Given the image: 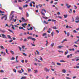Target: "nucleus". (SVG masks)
Here are the masks:
<instances>
[{"mask_svg":"<svg viewBox=\"0 0 79 79\" xmlns=\"http://www.w3.org/2000/svg\"><path fill=\"white\" fill-rule=\"evenodd\" d=\"M50 69H48L47 67H45L44 69V70L46 72H49Z\"/></svg>","mask_w":79,"mask_h":79,"instance_id":"1","label":"nucleus"},{"mask_svg":"<svg viewBox=\"0 0 79 79\" xmlns=\"http://www.w3.org/2000/svg\"><path fill=\"white\" fill-rule=\"evenodd\" d=\"M4 18H5V20L6 21V19H7V16H6V15H5V16H4L2 17L1 19H3Z\"/></svg>","mask_w":79,"mask_h":79,"instance_id":"2","label":"nucleus"},{"mask_svg":"<svg viewBox=\"0 0 79 79\" xmlns=\"http://www.w3.org/2000/svg\"><path fill=\"white\" fill-rule=\"evenodd\" d=\"M1 35H2V38H5V39H7V38L6 37V35L5 34H1Z\"/></svg>","mask_w":79,"mask_h":79,"instance_id":"3","label":"nucleus"},{"mask_svg":"<svg viewBox=\"0 0 79 79\" xmlns=\"http://www.w3.org/2000/svg\"><path fill=\"white\" fill-rule=\"evenodd\" d=\"M78 20H79V16H77L75 18V21H78Z\"/></svg>","mask_w":79,"mask_h":79,"instance_id":"4","label":"nucleus"},{"mask_svg":"<svg viewBox=\"0 0 79 79\" xmlns=\"http://www.w3.org/2000/svg\"><path fill=\"white\" fill-rule=\"evenodd\" d=\"M0 31H1V32H2L3 33H5V32H6V31L5 30H3L1 29L0 28Z\"/></svg>","mask_w":79,"mask_h":79,"instance_id":"5","label":"nucleus"},{"mask_svg":"<svg viewBox=\"0 0 79 79\" xmlns=\"http://www.w3.org/2000/svg\"><path fill=\"white\" fill-rule=\"evenodd\" d=\"M62 73H65L66 72V70L64 69H63L62 70Z\"/></svg>","mask_w":79,"mask_h":79,"instance_id":"6","label":"nucleus"},{"mask_svg":"<svg viewBox=\"0 0 79 79\" xmlns=\"http://www.w3.org/2000/svg\"><path fill=\"white\" fill-rule=\"evenodd\" d=\"M32 38V37L31 36L28 37H27V39H28V40L29 39H31V40Z\"/></svg>","mask_w":79,"mask_h":79,"instance_id":"7","label":"nucleus"},{"mask_svg":"<svg viewBox=\"0 0 79 79\" xmlns=\"http://www.w3.org/2000/svg\"><path fill=\"white\" fill-rule=\"evenodd\" d=\"M69 50H70V51H74V50H75V49H74V48L69 49Z\"/></svg>","mask_w":79,"mask_h":79,"instance_id":"8","label":"nucleus"},{"mask_svg":"<svg viewBox=\"0 0 79 79\" xmlns=\"http://www.w3.org/2000/svg\"><path fill=\"white\" fill-rule=\"evenodd\" d=\"M52 27L53 28V29H57L56 27V26Z\"/></svg>","mask_w":79,"mask_h":79,"instance_id":"9","label":"nucleus"},{"mask_svg":"<svg viewBox=\"0 0 79 79\" xmlns=\"http://www.w3.org/2000/svg\"><path fill=\"white\" fill-rule=\"evenodd\" d=\"M22 21L23 22H24V20H25V19L23 17H22Z\"/></svg>","mask_w":79,"mask_h":79,"instance_id":"10","label":"nucleus"},{"mask_svg":"<svg viewBox=\"0 0 79 79\" xmlns=\"http://www.w3.org/2000/svg\"><path fill=\"white\" fill-rule=\"evenodd\" d=\"M0 48H1L2 49H3V50H4L5 49L4 47L3 46H0Z\"/></svg>","mask_w":79,"mask_h":79,"instance_id":"11","label":"nucleus"},{"mask_svg":"<svg viewBox=\"0 0 79 79\" xmlns=\"http://www.w3.org/2000/svg\"><path fill=\"white\" fill-rule=\"evenodd\" d=\"M8 31H10V32H12V33L14 34V32H13V31H12L11 30L8 29Z\"/></svg>","mask_w":79,"mask_h":79,"instance_id":"12","label":"nucleus"},{"mask_svg":"<svg viewBox=\"0 0 79 79\" xmlns=\"http://www.w3.org/2000/svg\"><path fill=\"white\" fill-rule=\"evenodd\" d=\"M64 46H58V48H61V47H63Z\"/></svg>","mask_w":79,"mask_h":79,"instance_id":"13","label":"nucleus"},{"mask_svg":"<svg viewBox=\"0 0 79 79\" xmlns=\"http://www.w3.org/2000/svg\"><path fill=\"white\" fill-rule=\"evenodd\" d=\"M26 79V77H23L21 78V79Z\"/></svg>","mask_w":79,"mask_h":79,"instance_id":"14","label":"nucleus"},{"mask_svg":"<svg viewBox=\"0 0 79 79\" xmlns=\"http://www.w3.org/2000/svg\"><path fill=\"white\" fill-rule=\"evenodd\" d=\"M10 53L12 54V55H14L15 54V53H14V52L12 51H10Z\"/></svg>","mask_w":79,"mask_h":79,"instance_id":"15","label":"nucleus"},{"mask_svg":"<svg viewBox=\"0 0 79 79\" xmlns=\"http://www.w3.org/2000/svg\"><path fill=\"white\" fill-rule=\"evenodd\" d=\"M46 35H47V33H44L43 34L42 36L43 37H44V36Z\"/></svg>","mask_w":79,"mask_h":79,"instance_id":"16","label":"nucleus"},{"mask_svg":"<svg viewBox=\"0 0 79 79\" xmlns=\"http://www.w3.org/2000/svg\"><path fill=\"white\" fill-rule=\"evenodd\" d=\"M31 40H32L33 41H35V40H35V39L33 38H32Z\"/></svg>","mask_w":79,"mask_h":79,"instance_id":"17","label":"nucleus"},{"mask_svg":"<svg viewBox=\"0 0 79 79\" xmlns=\"http://www.w3.org/2000/svg\"><path fill=\"white\" fill-rule=\"evenodd\" d=\"M27 70H28V72H31V69H28Z\"/></svg>","mask_w":79,"mask_h":79,"instance_id":"18","label":"nucleus"},{"mask_svg":"<svg viewBox=\"0 0 79 79\" xmlns=\"http://www.w3.org/2000/svg\"><path fill=\"white\" fill-rule=\"evenodd\" d=\"M64 18H66L67 17H68V15H64Z\"/></svg>","mask_w":79,"mask_h":79,"instance_id":"19","label":"nucleus"},{"mask_svg":"<svg viewBox=\"0 0 79 79\" xmlns=\"http://www.w3.org/2000/svg\"><path fill=\"white\" fill-rule=\"evenodd\" d=\"M26 16H27V17H29V13L27 12V14H26Z\"/></svg>","mask_w":79,"mask_h":79,"instance_id":"20","label":"nucleus"},{"mask_svg":"<svg viewBox=\"0 0 79 79\" xmlns=\"http://www.w3.org/2000/svg\"><path fill=\"white\" fill-rule=\"evenodd\" d=\"M41 14L43 15V16H45V13H43V12L42 11L41 12Z\"/></svg>","mask_w":79,"mask_h":79,"instance_id":"21","label":"nucleus"},{"mask_svg":"<svg viewBox=\"0 0 79 79\" xmlns=\"http://www.w3.org/2000/svg\"><path fill=\"white\" fill-rule=\"evenodd\" d=\"M43 22L44 23H45V24H48V22H46V21H44Z\"/></svg>","mask_w":79,"mask_h":79,"instance_id":"22","label":"nucleus"},{"mask_svg":"<svg viewBox=\"0 0 79 79\" xmlns=\"http://www.w3.org/2000/svg\"><path fill=\"white\" fill-rule=\"evenodd\" d=\"M15 58L14 57H12L11 59V60H15Z\"/></svg>","mask_w":79,"mask_h":79,"instance_id":"23","label":"nucleus"},{"mask_svg":"<svg viewBox=\"0 0 79 79\" xmlns=\"http://www.w3.org/2000/svg\"><path fill=\"white\" fill-rule=\"evenodd\" d=\"M68 52H65V53H64L65 55H67V54H68Z\"/></svg>","mask_w":79,"mask_h":79,"instance_id":"24","label":"nucleus"},{"mask_svg":"<svg viewBox=\"0 0 79 79\" xmlns=\"http://www.w3.org/2000/svg\"><path fill=\"white\" fill-rule=\"evenodd\" d=\"M34 71H35V72H34L35 73H38V71H37V70H35Z\"/></svg>","mask_w":79,"mask_h":79,"instance_id":"25","label":"nucleus"},{"mask_svg":"<svg viewBox=\"0 0 79 79\" xmlns=\"http://www.w3.org/2000/svg\"><path fill=\"white\" fill-rule=\"evenodd\" d=\"M56 64L57 65H58V66H60L61 65V64L59 63H57Z\"/></svg>","mask_w":79,"mask_h":79,"instance_id":"26","label":"nucleus"},{"mask_svg":"<svg viewBox=\"0 0 79 79\" xmlns=\"http://www.w3.org/2000/svg\"><path fill=\"white\" fill-rule=\"evenodd\" d=\"M43 18H44V19H48V18L47 17H43Z\"/></svg>","mask_w":79,"mask_h":79,"instance_id":"27","label":"nucleus"},{"mask_svg":"<svg viewBox=\"0 0 79 79\" xmlns=\"http://www.w3.org/2000/svg\"><path fill=\"white\" fill-rule=\"evenodd\" d=\"M77 52L79 53V50H77L75 52V53H77Z\"/></svg>","mask_w":79,"mask_h":79,"instance_id":"28","label":"nucleus"},{"mask_svg":"<svg viewBox=\"0 0 79 79\" xmlns=\"http://www.w3.org/2000/svg\"><path fill=\"white\" fill-rule=\"evenodd\" d=\"M40 60H41V61H42L43 60V59H42V57H41V56H40Z\"/></svg>","mask_w":79,"mask_h":79,"instance_id":"29","label":"nucleus"},{"mask_svg":"<svg viewBox=\"0 0 79 79\" xmlns=\"http://www.w3.org/2000/svg\"><path fill=\"white\" fill-rule=\"evenodd\" d=\"M38 6H39V7H40H40H42V5L39 4L38 5Z\"/></svg>","mask_w":79,"mask_h":79,"instance_id":"30","label":"nucleus"},{"mask_svg":"<svg viewBox=\"0 0 79 79\" xmlns=\"http://www.w3.org/2000/svg\"><path fill=\"white\" fill-rule=\"evenodd\" d=\"M54 33V32H53V31H52L51 33V35H52V37L53 36V33Z\"/></svg>","mask_w":79,"mask_h":79,"instance_id":"31","label":"nucleus"},{"mask_svg":"<svg viewBox=\"0 0 79 79\" xmlns=\"http://www.w3.org/2000/svg\"><path fill=\"white\" fill-rule=\"evenodd\" d=\"M13 71L15 72V73H16V70L15 69H14Z\"/></svg>","mask_w":79,"mask_h":79,"instance_id":"32","label":"nucleus"},{"mask_svg":"<svg viewBox=\"0 0 79 79\" xmlns=\"http://www.w3.org/2000/svg\"><path fill=\"white\" fill-rule=\"evenodd\" d=\"M7 37L9 38V39H10L11 38V36H10V35H7Z\"/></svg>","mask_w":79,"mask_h":79,"instance_id":"33","label":"nucleus"},{"mask_svg":"<svg viewBox=\"0 0 79 79\" xmlns=\"http://www.w3.org/2000/svg\"><path fill=\"white\" fill-rule=\"evenodd\" d=\"M60 62H61V63H63L64 62H65V61L63 60H61L60 61Z\"/></svg>","mask_w":79,"mask_h":79,"instance_id":"34","label":"nucleus"},{"mask_svg":"<svg viewBox=\"0 0 79 79\" xmlns=\"http://www.w3.org/2000/svg\"><path fill=\"white\" fill-rule=\"evenodd\" d=\"M74 21V18L72 17V22H73Z\"/></svg>","mask_w":79,"mask_h":79,"instance_id":"35","label":"nucleus"},{"mask_svg":"<svg viewBox=\"0 0 79 79\" xmlns=\"http://www.w3.org/2000/svg\"><path fill=\"white\" fill-rule=\"evenodd\" d=\"M46 44L45 45H46V46H47V44H48V41L47 40H46Z\"/></svg>","mask_w":79,"mask_h":79,"instance_id":"36","label":"nucleus"},{"mask_svg":"<svg viewBox=\"0 0 79 79\" xmlns=\"http://www.w3.org/2000/svg\"><path fill=\"white\" fill-rule=\"evenodd\" d=\"M19 28L20 29H24L23 27H19Z\"/></svg>","mask_w":79,"mask_h":79,"instance_id":"37","label":"nucleus"},{"mask_svg":"<svg viewBox=\"0 0 79 79\" xmlns=\"http://www.w3.org/2000/svg\"><path fill=\"white\" fill-rule=\"evenodd\" d=\"M51 46H52V47H53L54 46V43H52L51 44Z\"/></svg>","mask_w":79,"mask_h":79,"instance_id":"38","label":"nucleus"},{"mask_svg":"<svg viewBox=\"0 0 79 79\" xmlns=\"http://www.w3.org/2000/svg\"><path fill=\"white\" fill-rule=\"evenodd\" d=\"M70 11H71V12L70 11H69V13H71V12H73V10H72V9H70Z\"/></svg>","mask_w":79,"mask_h":79,"instance_id":"39","label":"nucleus"},{"mask_svg":"<svg viewBox=\"0 0 79 79\" xmlns=\"http://www.w3.org/2000/svg\"><path fill=\"white\" fill-rule=\"evenodd\" d=\"M19 48L20 51H21L22 50L21 49V48L20 47H19Z\"/></svg>","mask_w":79,"mask_h":79,"instance_id":"40","label":"nucleus"},{"mask_svg":"<svg viewBox=\"0 0 79 79\" xmlns=\"http://www.w3.org/2000/svg\"><path fill=\"white\" fill-rule=\"evenodd\" d=\"M23 55H24V56H27V54H25V53H23Z\"/></svg>","mask_w":79,"mask_h":79,"instance_id":"41","label":"nucleus"},{"mask_svg":"<svg viewBox=\"0 0 79 79\" xmlns=\"http://www.w3.org/2000/svg\"><path fill=\"white\" fill-rule=\"evenodd\" d=\"M12 29L13 30H15V27H14V26H12Z\"/></svg>","mask_w":79,"mask_h":79,"instance_id":"42","label":"nucleus"},{"mask_svg":"<svg viewBox=\"0 0 79 79\" xmlns=\"http://www.w3.org/2000/svg\"><path fill=\"white\" fill-rule=\"evenodd\" d=\"M19 10H23V8H22V7H19Z\"/></svg>","mask_w":79,"mask_h":79,"instance_id":"43","label":"nucleus"},{"mask_svg":"<svg viewBox=\"0 0 79 79\" xmlns=\"http://www.w3.org/2000/svg\"><path fill=\"white\" fill-rule=\"evenodd\" d=\"M0 72V73H4V71L3 70H1Z\"/></svg>","mask_w":79,"mask_h":79,"instance_id":"44","label":"nucleus"},{"mask_svg":"<svg viewBox=\"0 0 79 79\" xmlns=\"http://www.w3.org/2000/svg\"><path fill=\"white\" fill-rule=\"evenodd\" d=\"M0 13H5V11H2L1 10H0Z\"/></svg>","mask_w":79,"mask_h":79,"instance_id":"45","label":"nucleus"},{"mask_svg":"<svg viewBox=\"0 0 79 79\" xmlns=\"http://www.w3.org/2000/svg\"><path fill=\"white\" fill-rule=\"evenodd\" d=\"M36 52H37V54H38V55H39V52L37 50Z\"/></svg>","mask_w":79,"mask_h":79,"instance_id":"46","label":"nucleus"},{"mask_svg":"<svg viewBox=\"0 0 79 79\" xmlns=\"http://www.w3.org/2000/svg\"><path fill=\"white\" fill-rule=\"evenodd\" d=\"M23 35V33H21L19 35L20 36H22V35Z\"/></svg>","mask_w":79,"mask_h":79,"instance_id":"47","label":"nucleus"},{"mask_svg":"<svg viewBox=\"0 0 79 79\" xmlns=\"http://www.w3.org/2000/svg\"><path fill=\"white\" fill-rule=\"evenodd\" d=\"M52 22H55V21H56V20H54V19H52Z\"/></svg>","mask_w":79,"mask_h":79,"instance_id":"48","label":"nucleus"},{"mask_svg":"<svg viewBox=\"0 0 79 79\" xmlns=\"http://www.w3.org/2000/svg\"><path fill=\"white\" fill-rule=\"evenodd\" d=\"M73 32L74 33H77V31H76V30H74L73 31Z\"/></svg>","mask_w":79,"mask_h":79,"instance_id":"49","label":"nucleus"},{"mask_svg":"<svg viewBox=\"0 0 79 79\" xmlns=\"http://www.w3.org/2000/svg\"><path fill=\"white\" fill-rule=\"evenodd\" d=\"M6 53H7L8 55L9 53H8V50H7V49H6Z\"/></svg>","mask_w":79,"mask_h":79,"instance_id":"50","label":"nucleus"},{"mask_svg":"<svg viewBox=\"0 0 79 79\" xmlns=\"http://www.w3.org/2000/svg\"><path fill=\"white\" fill-rule=\"evenodd\" d=\"M67 35L68 36H69V32H68L67 33Z\"/></svg>","mask_w":79,"mask_h":79,"instance_id":"51","label":"nucleus"},{"mask_svg":"<svg viewBox=\"0 0 79 79\" xmlns=\"http://www.w3.org/2000/svg\"><path fill=\"white\" fill-rule=\"evenodd\" d=\"M27 40V39H25L24 40H23V41L24 42H26Z\"/></svg>","mask_w":79,"mask_h":79,"instance_id":"52","label":"nucleus"},{"mask_svg":"<svg viewBox=\"0 0 79 79\" xmlns=\"http://www.w3.org/2000/svg\"><path fill=\"white\" fill-rule=\"evenodd\" d=\"M13 42V40H10V41H9V42L10 43V42Z\"/></svg>","mask_w":79,"mask_h":79,"instance_id":"53","label":"nucleus"},{"mask_svg":"<svg viewBox=\"0 0 79 79\" xmlns=\"http://www.w3.org/2000/svg\"><path fill=\"white\" fill-rule=\"evenodd\" d=\"M31 44L32 46H33V47H35V44H32L31 43Z\"/></svg>","mask_w":79,"mask_h":79,"instance_id":"54","label":"nucleus"},{"mask_svg":"<svg viewBox=\"0 0 79 79\" xmlns=\"http://www.w3.org/2000/svg\"><path fill=\"white\" fill-rule=\"evenodd\" d=\"M75 23H79V20H77V21H75Z\"/></svg>","mask_w":79,"mask_h":79,"instance_id":"55","label":"nucleus"},{"mask_svg":"<svg viewBox=\"0 0 79 79\" xmlns=\"http://www.w3.org/2000/svg\"><path fill=\"white\" fill-rule=\"evenodd\" d=\"M25 47V46H22V48H23V49H24V48Z\"/></svg>","mask_w":79,"mask_h":79,"instance_id":"56","label":"nucleus"},{"mask_svg":"<svg viewBox=\"0 0 79 79\" xmlns=\"http://www.w3.org/2000/svg\"><path fill=\"white\" fill-rule=\"evenodd\" d=\"M57 15H60V13L59 12H58L57 13Z\"/></svg>","mask_w":79,"mask_h":79,"instance_id":"57","label":"nucleus"},{"mask_svg":"<svg viewBox=\"0 0 79 79\" xmlns=\"http://www.w3.org/2000/svg\"><path fill=\"white\" fill-rule=\"evenodd\" d=\"M71 5H69V6H67V8H70V7H71Z\"/></svg>","mask_w":79,"mask_h":79,"instance_id":"58","label":"nucleus"},{"mask_svg":"<svg viewBox=\"0 0 79 79\" xmlns=\"http://www.w3.org/2000/svg\"><path fill=\"white\" fill-rule=\"evenodd\" d=\"M18 72L20 73H22V72L21 70L19 71Z\"/></svg>","mask_w":79,"mask_h":79,"instance_id":"59","label":"nucleus"},{"mask_svg":"<svg viewBox=\"0 0 79 79\" xmlns=\"http://www.w3.org/2000/svg\"><path fill=\"white\" fill-rule=\"evenodd\" d=\"M30 30H31V31L33 29V28H32V27H30Z\"/></svg>","mask_w":79,"mask_h":79,"instance_id":"60","label":"nucleus"},{"mask_svg":"<svg viewBox=\"0 0 79 79\" xmlns=\"http://www.w3.org/2000/svg\"><path fill=\"white\" fill-rule=\"evenodd\" d=\"M69 56L70 55H68L67 56V57L68 58H69Z\"/></svg>","mask_w":79,"mask_h":79,"instance_id":"61","label":"nucleus"},{"mask_svg":"<svg viewBox=\"0 0 79 79\" xmlns=\"http://www.w3.org/2000/svg\"><path fill=\"white\" fill-rule=\"evenodd\" d=\"M56 32H57V33H59V31L58 30H56Z\"/></svg>","mask_w":79,"mask_h":79,"instance_id":"62","label":"nucleus"},{"mask_svg":"<svg viewBox=\"0 0 79 79\" xmlns=\"http://www.w3.org/2000/svg\"><path fill=\"white\" fill-rule=\"evenodd\" d=\"M30 6H32V3H30Z\"/></svg>","mask_w":79,"mask_h":79,"instance_id":"63","label":"nucleus"},{"mask_svg":"<svg viewBox=\"0 0 79 79\" xmlns=\"http://www.w3.org/2000/svg\"><path fill=\"white\" fill-rule=\"evenodd\" d=\"M66 79H71V78H70L69 77H66Z\"/></svg>","mask_w":79,"mask_h":79,"instance_id":"64","label":"nucleus"}]
</instances>
